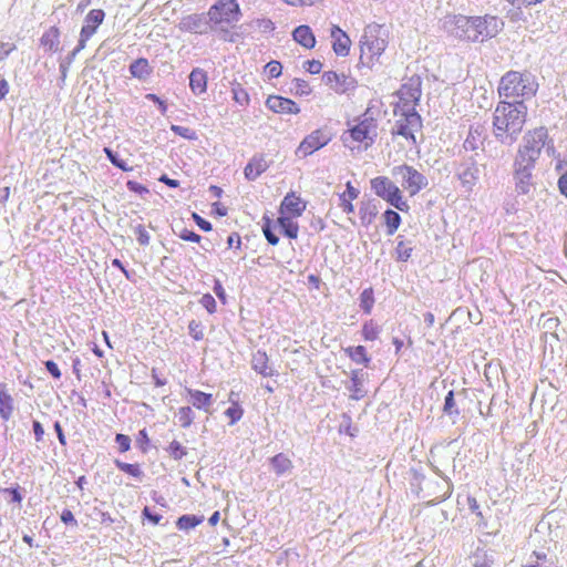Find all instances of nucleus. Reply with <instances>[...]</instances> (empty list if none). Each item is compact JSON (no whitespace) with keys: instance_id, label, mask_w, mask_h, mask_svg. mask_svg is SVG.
Here are the masks:
<instances>
[{"instance_id":"obj_52","label":"nucleus","mask_w":567,"mask_h":567,"mask_svg":"<svg viewBox=\"0 0 567 567\" xmlns=\"http://www.w3.org/2000/svg\"><path fill=\"white\" fill-rule=\"evenodd\" d=\"M443 411H444V413H446L449 415H458L460 414L458 409L455 408L454 392L452 390L449 391L445 396Z\"/></svg>"},{"instance_id":"obj_5","label":"nucleus","mask_w":567,"mask_h":567,"mask_svg":"<svg viewBox=\"0 0 567 567\" xmlns=\"http://www.w3.org/2000/svg\"><path fill=\"white\" fill-rule=\"evenodd\" d=\"M388 45L385 31L379 24H369L360 40V61L367 66L373 65L374 61L384 52Z\"/></svg>"},{"instance_id":"obj_31","label":"nucleus","mask_w":567,"mask_h":567,"mask_svg":"<svg viewBox=\"0 0 567 567\" xmlns=\"http://www.w3.org/2000/svg\"><path fill=\"white\" fill-rule=\"evenodd\" d=\"M270 466L277 476L290 473L293 468L291 460L285 453H278L269 460Z\"/></svg>"},{"instance_id":"obj_36","label":"nucleus","mask_w":567,"mask_h":567,"mask_svg":"<svg viewBox=\"0 0 567 567\" xmlns=\"http://www.w3.org/2000/svg\"><path fill=\"white\" fill-rule=\"evenodd\" d=\"M230 91L233 94V100L240 106H247L250 102V97L246 89L236 81L230 83Z\"/></svg>"},{"instance_id":"obj_6","label":"nucleus","mask_w":567,"mask_h":567,"mask_svg":"<svg viewBox=\"0 0 567 567\" xmlns=\"http://www.w3.org/2000/svg\"><path fill=\"white\" fill-rule=\"evenodd\" d=\"M535 93L536 89L529 78L516 71L505 73L498 85L499 96L513 99V101H519V97L532 96Z\"/></svg>"},{"instance_id":"obj_13","label":"nucleus","mask_w":567,"mask_h":567,"mask_svg":"<svg viewBox=\"0 0 567 567\" xmlns=\"http://www.w3.org/2000/svg\"><path fill=\"white\" fill-rule=\"evenodd\" d=\"M104 19L105 12L102 9H92L87 12L78 41L80 48L86 47V42L96 33Z\"/></svg>"},{"instance_id":"obj_25","label":"nucleus","mask_w":567,"mask_h":567,"mask_svg":"<svg viewBox=\"0 0 567 567\" xmlns=\"http://www.w3.org/2000/svg\"><path fill=\"white\" fill-rule=\"evenodd\" d=\"M128 71L132 78L140 81H146L152 75L153 68L151 66L147 59L138 58L130 64Z\"/></svg>"},{"instance_id":"obj_8","label":"nucleus","mask_w":567,"mask_h":567,"mask_svg":"<svg viewBox=\"0 0 567 567\" xmlns=\"http://www.w3.org/2000/svg\"><path fill=\"white\" fill-rule=\"evenodd\" d=\"M536 165L514 157L512 176L517 195H528L535 189L534 171Z\"/></svg>"},{"instance_id":"obj_2","label":"nucleus","mask_w":567,"mask_h":567,"mask_svg":"<svg viewBox=\"0 0 567 567\" xmlns=\"http://www.w3.org/2000/svg\"><path fill=\"white\" fill-rule=\"evenodd\" d=\"M527 120V106L523 101H501L494 113L492 133L497 142L512 146L523 132Z\"/></svg>"},{"instance_id":"obj_18","label":"nucleus","mask_w":567,"mask_h":567,"mask_svg":"<svg viewBox=\"0 0 567 567\" xmlns=\"http://www.w3.org/2000/svg\"><path fill=\"white\" fill-rule=\"evenodd\" d=\"M485 140V128L482 124L470 125L467 136L463 143L464 153H478Z\"/></svg>"},{"instance_id":"obj_29","label":"nucleus","mask_w":567,"mask_h":567,"mask_svg":"<svg viewBox=\"0 0 567 567\" xmlns=\"http://www.w3.org/2000/svg\"><path fill=\"white\" fill-rule=\"evenodd\" d=\"M187 393L189 395V402L194 408L198 410H204L205 412L209 411V408L214 403L213 395L210 393H206L199 390L187 389Z\"/></svg>"},{"instance_id":"obj_62","label":"nucleus","mask_w":567,"mask_h":567,"mask_svg":"<svg viewBox=\"0 0 567 567\" xmlns=\"http://www.w3.org/2000/svg\"><path fill=\"white\" fill-rule=\"evenodd\" d=\"M136 444L143 452L147 451V446L150 444V439H148V435H147V432L145 429H143L138 432L137 437H136Z\"/></svg>"},{"instance_id":"obj_57","label":"nucleus","mask_w":567,"mask_h":567,"mask_svg":"<svg viewBox=\"0 0 567 567\" xmlns=\"http://www.w3.org/2000/svg\"><path fill=\"white\" fill-rule=\"evenodd\" d=\"M176 234L181 239L185 241L199 243L202 239V237L198 234L187 228H182L181 231Z\"/></svg>"},{"instance_id":"obj_51","label":"nucleus","mask_w":567,"mask_h":567,"mask_svg":"<svg viewBox=\"0 0 567 567\" xmlns=\"http://www.w3.org/2000/svg\"><path fill=\"white\" fill-rule=\"evenodd\" d=\"M291 92H293L296 95L303 96L309 95L311 93V89L307 81L302 79H293Z\"/></svg>"},{"instance_id":"obj_22","label":"nucleus","mask_w":567,"mask_h":567,"mask_svg":"<svg viewBox=\"0 0 567 567\" xmlns=\"http://www.w3.org/2000/svg\"><path fill=\"white\" fill-rule=\"evenodd\" d=\"M375 127L377 125L372 118H364L350 130V135L355 142L362 143L369 140L372 143Z\"/></svg>"},{"instance_id":"obj_55","label":"nucleus","mask_w":567,"mask_h":567,"mask_svg":"<svg viewBox=\"0 0 567 567\" xmlns=\"http://www.w3.org/2000/svg\"><path fill=\"white\" fill-rule=\"evenodd\" d=\"M199 303L212 315L216 312V300L210 293H205L199 300Z\"/></svg>"},{"instance_id":"obj_1","label":"nucleus","mask_w":567,"mask_h":567,"mask_svg":"<svg viewBox=\"0 0 567 567\" xmlns=\"http://www.w3.org/2000/svg\"><path fill=\"white\" fill-rule=\"evenodd\" d=\"M442 28L456 40L483 43L495 38L504 29V21L491 14H449L442 20Z\"/></svg>"},{"instance_id":"obj_7","label":"nucleus","mask_w":567,"mask_h":567,"mask_svg":"<svg viewBox=\"0 0 567 567\" xmlns=\"http://www.w3.org/2000/svg\"><path fill=\"white\" fill-rule=\"evenodd\" d=\"M371 189L374 194L401 212L409 209V204L403 199L400 188L385 176L371 179Z\"/></svg>"},{"instance_id":"obj_38","label":"nucleus","mask_w":567,"mask_h":567,"mask_svg":"<svg viewBox=\"0 0 567 567\" xmlns=\"http://www.w3.org/2000/svg\"><path fill=\"white\" fill-rule=\"evenodd\" d=\"M204 520L203 516L189 515L185 514L178 517L176 522V526L181 530H189L197 525H199Z\"/></svg>"},{"instance_id":"obj_9","label":"nucleus","mask_w":567,"mask_h":567,"mask_svg":"<svg viewBox=\"0 0 567 567\" xmlns=\"http://www.w3.org/2000/svg\"><path fill=\"white\" fill-rule=\"evenodd\" d=\"M392 175L401 177L402 186L411 196L416 195L429 185L427 177L413 166L402 164L392 168Z\"/></svg>"},{"instance_id":"obj_63","label":"nucleus","mask_w":567,"mask_h":567,"mask_svg":"<svg viewBox=\"0 0 567 567\" xmlns=\"http://www.w3.org/2000/svg\"><path fill=\"white\" fill-rule=\"evenodd\" d=\"M126 187L128 190L136 193L138 195H144L148 193V189L146 186L135 182V181H127Z\"/></svg>"},{"instance_id":"obj_40","label":"nucleus","mask_w":567,"mask_h":567,"mask_svg":"<svg viewBox=\"0 0 567 567\" xmlns=\"http://www.w3.org/2000/svg\"><path fill=\"white\" fill-rule=\"evenodd\" d=\"M176 416L178 419V424L183 429H188L195 420V413L190 406L179 408Z\"/></svg>"},{"instance_id":"obj_46","label":"nucleus","mask_w":567,"mask_h":567,"mask_svg":"<svg viewBox=\"0 0 567 567\" xmlns=\"http://www.w3.org/2000/svg\"><path fill=\"white\" fill-rule=\"evenodd\" d=\"M262 220V233L267 241L272 246L277 245L279 243V237L272 230L271 219L267 216H264Z\"/></svg>"},{"instance_id":"obj_35","label":"nucleus","mask_w":567,"mask_h":567,"mask_svg":"<svg viewBox=\"0 0 567 567\" xmlns=\"http://www.w3.org/2000/svg\"><path fill=\"white\" fill-rule=\"evenodd\" d=\"M277 223L286 237L290 239H296L298 237L299 225L293 221L291 217L280 215Z\"/></svg>"},{"instance_id":"obj_37","label":"nucleus","mask_w":567,"mask_h":567,"mask_svg":"<svg viewBox=\"0 0 567 567\" xmlns=\"http://www.w3.org/2000/svg\"><path fill=\"white\" fill-rule=\"evenodd\" d=\"M383 217L386 225L388 235H393L401 225V216L395 210L386 209L383 214Z\"/></svg>"},{"instance_id":"obj_33","label":"nucleus","mask_w":567,"mask_h":567,"mask_svg":"<svg viewBox=\"0 0 567 567\" xmlns=\"http://www.w3.org/2000/svg\"><path fill=\"white\" fill-rule=\"evenodd\" d=\"M40 42L45 50L50 52H56L60 44L59 29L56 27H51L47 32L42 34Z\"/></svg>"},{"instance_id":"obj_48","label":"nucleus","mask_w":567,"mask_h":567,"mask_svg":"<svg viewBox=\"0 0 567 567\" xmlns=\"http://www.w3.org/2000/svg\"><path fill=\"white\" fill-rule=\"evenodd\" d=\"M168 454L175 460L179 461L187 454L186 447H184L178 441L174 440L166 450Z\"/></svg>"},{"instance_id":"obj_10","label":"nucleus","mask_w":567,"mask_h":567,"mask_svg":"<svg viewBox=\"0 0 567 567\" xmlns=\"http://www.w3.org/2000/svg\"><path fill=\"white\" fill-rule=\"evenodd\" d=\"M478 155V153H464L456 171L457 178L462 186L467 190H472L480 179L481 171L477 162Z\"/></svg>"},{"instance_id":"obj_53","label":"nucleus","mask_w":567,"mask_h":567,"mask_svg":"<svg viewBox=\"0 0 567 567\" xmlns=\"http://www.w3.org/2000/svg\"><path fill=\"white\" fill-rule=\"evenodd\" d=\"M188 331H189V334L196 340V341H200L204 339V329H203V326L199 321H196V320H192L189 323H188Z\"/></svg>"},{"instance_id":"obj_24","label":"nucleus","mask_w":567,"mask_h":567,"mask_svg":"<svg viewBox=\"0 0 567 567\" xmlns=\"http://www.w3.org/2000/svg\"><path fill=\"white\" fill-rule=\"evenodd\" d=\"M268 167L269 165L262 155H255L244 169L245 177L248 181H256Z\"/></svg>"},{"instance_id":"obj_11","label":"nucleus","mask_w":567,"mask_h":567,"mask_svg":"<svg viewBox=\"0 0 567 567\" xmlns=\"http://www.w3.org/2000/svg\"><path fill=\"white\" fill-rule=\"evenodd\" d=\"M332 138V134L326 128H318L308 134L296 150L298 157L305 158L316 151L324 147Z\"/></svg>"},{"instance_id":"obj_15","label":"nucleus","mask_w":567,"mask_h":567,"mask_svg":"<svg viewBox=\"0 0 567 567\" xmlns=\"http://www.w3.org/2000/svg\"><path fill=\"white\" fill-rule=\"evenodd\" d=\"M322 81L329 85L336 93L346 94L355 90L358 82L354 78L344 73L327 71L322 74Z\"/></svg>"},{"instance_id":"obj_60","label":"nucleus","mask_w":567,"mask_h":567,"mask_svg":"<svg viewBox=\"0 0 567 567\" xmlns=\"http://www.w3.org/2000/svg\"><path fill=\"white\" fill-rule=\"evenodd\" d=\"M142 516L148 519L154 525L159 524L163 518L161 514L152 512L147 506H145L144 509L142 511Z\"/></svg>"},{"instance_id":"obj_23","label":"nucleus","mask_w":567,"mask_h":567,"mask_svg":"<svg viewBox=\"0 0 567 567\" xmlns=\"http://www.w3.org/2000/svg\"><path fill=\"white\" fill-rule=\"evenodd\" d=\"M331 38L333 39L332 49L337 55L346 56L349 54L351 41L347 33L338 25H332Z\"/></svg>"},{"instance_id":"obj_32","label":"nucleus","mask_w":567,"mask_h":567,"mask_svg":"<svg viewBox=\"0 0 567 567\" xmlns=\"http://www.w3.org/2000/svg\"><path fill=\"white\" fill-rule=\"evenodd\" d=\"M431 468L432 471L437 475L440 476L443 481H444V485L443 487L441 488L440 484H437V487L440 488L439 492H434V498L437 501V502H443L445 499H447L451 495H452V492H453V483L451 481L450 477L445 476L443 474V472L435 465L431 464Z\"/></svg>"},{"instance_id":"obj_50","label":"nucleus","mask_w":567,"mask_h":567,"mask_svg":"<svg viewBox=\"0 0 567 567\" xmlns=\"http://www.w3.org/2000/svg\"><path fill=\"white\" fill-rule=\"evenodd\" d=\"M225 414L230 419L229 425H234L243 417L244 410L238 403L233 402V404L225 411Z\"/></svg>"},{"instance_id":"obj_26","label":"nucleus","mask_w":567,"mask_h":567,"mask_svg":"<svg viewBox=\"0 0 567 567\" xmlns=\"http://www.w3.org/2000/svg\"><path fill=\"white\" fill-rule=\"evenodd\" d=\"M207 72L200 68H195L189 74V87L195 95H200L207 90Z\"/></svg>"},{"instance_id":"obj_28","label":"nucleus","mask_w":567,"mask_h":567,"mask_svg":"<svg viewBox=\"0 0 567 567\" xmlns=\"http://www.w3.org/2000/svg\"><path fill=\"white\" fill-rule=\"evenodd\" d=\"M380 203L375 199L361 203L359 215L361 224L365 227L370 226L379 214Z\"/></svg>"},{"instance_id":"obj_41","label":"nucleus","mask_w":567,"mask_h":567,"mask_svg":"<svg viewBox=\"0 0 567 567\" xmlns=\"http://www.w3.org/2000/svg\"><path fill=\"white\" fill-rule=\"evenodd\" d=\"M114 464H115V466L120 471H122V472H124V473H126V474H128V475H131L133 477L142 480V477L144 476L143 471L141 470V466L137 463L136 464H131V463H125V462L120 461V460H115Z\"/></svg>"},{"instance_id":"obj_19","label":"nucleus","mask_w":567,"mask_h":567,"mask_svg":"<svg viewBox=\"0 0 567 567\" xmlns=\"http://www.w3.org/2000/svg\"><path fill=\"white\" fill-rule=\"evenodd\" d=\"M368 378V373H365L362 369H354L350 373V384H346V388L351 392L350 399L359 401L363 399L367 394V391L363 388V384Z\"/></svg>"},{"instance_id":"obj_21","label":"nucleus","mask_w":567,"mask_h":567,"mask_svg":"<svg viewBox=\"0 0 567 567\" xmlns=\"http://www.w3.org/2000/svg\"><path fill=\"white\" fill-rule=\"evenodd\" d=\"M307 204L293 192L288 193L280 204V215L290 214L291 217H299L306 210Z\"/></svg>"},{"instance_id":"obj_47","label":"nucleus","mask_w":567,"mask_h":567,"mask_svg":"<svg viewBox=\"0 0 567 567\" xmlns=\"http://www.w3.org/2000/svg\"><path fill=\"white\" fill-rule=\"evenodd\" d=\"M133 233L136 236V239L141 246H147L151 241V236L146 230L145 226L142 224H137L132 226Z\"/></svg>"},{"instance_id":"obj_14","label":"nucleus","mask_w":567,"mask_h":567,"mask_svg":"<svg viewBox=\"0 0 567 567\" xmlns=\"http://www.w3.org/2000/svg\"><path fill=\"white\" fill-rule=\"evenodd\" d=\"M403 115L405 116V118L396 121L392 133L401 135L406 140H411L413 143H415L416 140L412 130L421 127V115L415 111L414 107H409L404 110Z\"/></svg>"},{"instance_id":"obj_34","label":"nucleus","mask_w":567,"mask_h":567,"mask_svg":"<svg viewBox=\"0 0 567 567\" xmlns=\"http://www.w3.org/2000/svg\"><path fill=\"white\" fill-rule=\"evenodd\" d=\"M346 354L357 364L369 367L371 357L368 354L363 346L348 347L344 349Z\"/></svg>"},{"instance_id":"obj_49","label":"nucleus","mask_w":567,"mask_h":567,"mask_svg":"<svg viewBox=\"0 0 567 567\" xmlns=\"http://www.w3.org/2000/svg\"><path fill=\"white\" fill-rule=\"evenodd\" d=\"M412 250V247L404 240H399L395 247L396 259L399 261H406L411 257Z\"/></svg>"},{"instance_id":"obj_39","label":"nucleus","mask_w":567,"mask_h":567,"mask_svg":"<svg viewBox=\"0 0 567 567\" xmlns=\"http://www.w3.org/2000/svg\"><path fill=\"white\" fill-rule=\"evenodd\" d=\"M83 50V48H80L78 44L76 47L60 62L59 70L61 73V82L63 83L66 79L68 71L75 60L76 55Z\"/></svg>"},{"instance_id":"obj_17","label":"nucleus","mask_w":567,"mask_h":567,"mask_svg":"<svg viewBox=\"0 0 567 567\" xmlns=\"http://www.w3.org/2000/svg\"><path fill=\"white\" fill-rule=\"evenodd\" d=\"M266 106L278 114H298L300 113V107L297 103L288 97H282L279 95H270L266 100Z\"/></svg>"},{"instance_id":"obj_27","label":"nucleus","mask_w":567,"mask_h":567,"mask_svg":"<svg viewBox=\"0 0 567 567\" xmlns=\"http://www.w3.org/2000/svg\"><path fill=\"white\" fill-rule=\"evenodd\" d=\"M14 410L13 398L8 392L7 384L0 383V417L3 421H9Z\"/></svg>"},{"instance_id":"obj_56","label":"nucleus","mask_w":567,"mask_h":567,"mask_svg":"<svg viewBox=\"0 0 567 567\" xmlns=\"http://www.w3.org/2000/svg\"><path fill=\"white\" fill-rule=\"evenodd\" d=\"M252 23L262 32H271L275 30V23L267 18L256 19Z\"/></svg>"},{"instance_id":"obj_64","label":"nucleus","mask_w":567,"mask_h":567,"mask_svg":"<svg viewBox=\"0 0 567 567\" xmlns=\"http://www.w3.org/2000/svg\"><path fill=\"white\" fill-rule=\"evenodd\" d=\"M339 200H340V207L342 208V210L344 213L351 214L354 212V206L351 203L353 199L347 198V194H341L339 196Z\"/></svg>"},{"instance_id":"obj_43","label":"nucleus","mask_w":567,"mask_h":567,"mask_svg":"<svg viewBox=\"0 0 567 567\" xmlns=\"http://www.w3.org/2000/svg\"><path fill=\"white\" fill-rule=\"evenodd\" d=\"M374 305V295L372 288H365L360 295V308L361 310L369 315L372 311Z\"/></svg>"},{"instance_id":"obj_59","label":"nucleus","mask_w":567,"mask_h":567,"mask_svg":"<svg viewBox=\"0 0 567 567\" xmlns=\"http://www.w3.org/2000/svg\"><path fill=\"white\" fill-rule=\"evenodd\" d=\"M1 493L8 494L11 497L12 503H21L22 502V494L20 493V487H8L1 489Z\"/></svg>"},{"instance_id":"obj_3","label":"nucleus","mask_w":567,"mask_h":567,"mask_svg":"<svg viewBox=\"0 0 567 567\" xmlns=\"http://www.w3.org/2000/svg\"><path fill=\"white\" fill-rule=\"evenodd\" d=\"M543 153L550 158L559 157L548 128L539 126L525 132L517 147L515 158L536 165Z\"/></svg>"},{"instance_id":"obj_61","label":"nucleus","mask_w":567,"mask_h":567,"mask_svg":"<svg viewBox=\"0 0 567 567\" xmlns=\"http://www.w3.org/2000/svg\"><path fill=\"white\" fill-rule=\"evenodd\" d=\"M145 99L158 105V109L163 115L167 112L166 102L163 101L158 95L154 93H148L145 95Z\"/></svg>"},{"instance_id":"obj_44","label":"nucleus","mask_w":567,"mask_h":567,"mask_svg":"<svg viewBox=\"0 0 567 567\" xmlns=\"http://www.w3.org/2000/svg\"><path fill=\"white\" fill-rule=\"evenodd\" d=\"M104 153L107 157V159L117 168H120L123 172H128L132 169V167L127 166V163L120 157V155L113 151L110 147L104 148Z\"/></svg>"},{"instance_id":"obj_45","label":"nucleus","mask_w":567,"mask_h":567,"mask_svg":"<svg viewBox=\"0 0 567 567\" xmlns=\"http://www.w3.org/2000/svg\"><path fill=\"white\" fill-rule=\"evenodd\" d=\"M171 131L174 134H176L185 140H188V141H196L198 138L196 131L190 127H187V126L173 124L171 126Z\"/></svg>"},{"instance_id":"obj_4","label":"nucleus","mask_w":567,"mask_h":567,"mask_svg":"<svg viewBox=\"0 0 567 567\" xmlns=\"http://www.w3.org/2000/svg\"><path fill=\"white\" fill-rule=\"evenodd\" d=\"M214 32H219L226 41H234L223 25L236 23L241 18V10L237 0H217L207 11Z\"/></svg>"},{"instance_id":"obj_12","label":"nucleus","mask_w":567,"mask_h":567,"mask_svg":"<svg viewBox=\"0 0 567 567\" xmlns=\"http://www.w3.org/2000/svg\"><path fill=\"white\" fill-rule=\"evenodd\" d=\"M183 32L207 34L214 31L207 13H192L183 17L178 23Z\"/></svg>"},{"instance_id":"obj_54","label":"nucleus","mask_w":567,"mask_h":567,"mask_svg":"<svg viewBox=\"0 0 567 567\" xmlns=\"http://www.w3.org/2000/svg\"><path fill=\"white\" fill-rule=\"evenodd\" d=\"M282 65L278 61H270L265 66V72L270 79H276L281 75Z\"/></svg>"},{"instance_id":"obj_42","label":"nucleus","mask_w":567,"mask_h":567,"mask_svg":"<svg viewBox=\"0 0 567 567\" xmlns=\"http://www.w3.org/2000/svg\"><path fill=\"white\" fill-rule=\"evenodd\" d=\"M380 331V327L373 320H368L363 323L362 337L365 341H374L379 338Z\"/></svg>"},{"instance_id":"obj_20","label":"nucleus","mask_w":567,"mask_h":567,"mask_svg":"<svg viewBox=\"0 0 567 567\" xmlns=\"http://www.w3.org/2000/svg\"><path fill=\"white\" fill-rule=\"evenodd\" d=\"M251 369L264 378H271L278 374L276 369L269 364L266 351L258 349L251 357Z\"/></svg>"},{"instance_id":"obj_58","label":"nucleus","mask_w":567,"mask_h":567,"mask_svg":"<svg viewBox=\"0 0 567 567\" xmlns=\"http://www.w3.org/2000/svg\"><path fill=\"white\" fill-rule=\"evenodd\" d=\"M115 442L118 445L120 452L124 453L131 449V439L125 434H116Z\"/></svg>"},{"instance_id":"obj_16","label":"nucleus","mask_w":567,"mask_h":567,"mask_svg":"<svg viewBox=\"0 0 567 567\" xmlns=\"http://www.w3.org/2000/svg\"><path fill=\"white\" fill-rule=\"evenodd\" d=\"M422 80L417 75L411 76L404 84H402L399 96L403 106L406 109L414 107L419 103L422 95Z\"/></svg>"},{"instance_id":"obj_30","label":"nucleus","mask_w":567,"mask_h":567,"mask_svg":"<svg viewBox=\"0 0 567 567\" xmlns=\"http://www.w3.org/2000/svg\"><path fill=\"white\" fill-rule=\"evenodd\" d=\"M292 38L306 49H312L316 45V38L309 25L302 24L297 27L292 32Z\"/></svg>"}]
</instances>
